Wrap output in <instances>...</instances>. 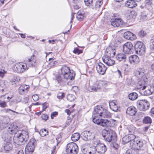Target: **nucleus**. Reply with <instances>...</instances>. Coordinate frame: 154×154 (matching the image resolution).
Instances as JSON below:
<instances>
[{
    "label": "nucleus",
    "instance_id": "1",
    "mask_svg": "<svg viewBox=\"0 0 154 154\" xmlns=\"http://www.w3.org/2000/svg\"><path fill=\"white\" fill-rule=\"evenodd\" d=\"M144 72V69L139 68L135 71L134 74L140 80L137 85V89L142 91L143 95L147 96L151 94L152 92L147 84V78Z\"/></svg>",
    "mask_w": 154,
    "mask_h": 154
},
{
    "label": "nucleus",
    "instance_id": "2",
    "mask_svg": "<svg viewBox=\"0 0 154 154\" xmlns=\"http://www.w3.org/2000/svg\"><path fill=\"white\" fill-rule=\"evenodd\" d=\"M93 116L94 118L92 121L94 123L103 127H107V119H99L98 117L108 118L111 116V114L106 109L98 106L94 108Z\"/></svg>",
    "mask_w": 154,
    "mask_h": 154
},
{
    "label": "nucleus",
    "instance_id": "3",
    "mask_svg": "<svg viewBox=\"0 0 154 154\" xmlns=\"http://www.w3.org/2000/svg\"><path fill=\"white\" fill-rule=\"evenodd\" d=\"M107 86V82L104 80L97 81L94 82L89 88L91 92H97L103 90Z\"/></svg>",
    "mask_w": 154,
    "mask_h": 154
},
{
    "label": "nucleus",
    "instance_id": "4",
    "mask_svg": "<svg viewBox=\"0 0 154 154\" xmlns=\"http://www.w3.org/2000/svg\"><path fill=\"white\" fill-rule=\"evenodd\" d=\"M61 74L64 78L66 79L72 80L74 79L75 75V72L71 71L69 68L66 66H63L61 68Z\"/></svg>",
    "mask_w": 154,
    "mask_h": 154
},
{
    "label": "nucleus",
    "instance_id": "5",
    "mask_svg": "<svg viewBox=\"0 0 154 154\" xmlns=\"http://www.w3.org/2000/svg\"><path fill=\"white\" fill-rule=\"evenodd\" d=\"M16 139V142L18 145L24 144L28 140L29 136L28 133L25 131H22L17 135Z\"/></svg>",
    "mask_w": 154,
    "mask_h": 154
},
{
    "label": "nucleus",
    "instance_id": "6",
    "mask_svg": "<svg viewBox=\"0 0 154 154\" xmlns=\"http://www.w3.org/2000/svg\"><path fill=\"white\" fill-rule=\"evenodd\" d=\"M104 131L105 134L103 135V136L106 141L109 142L112 140L115 141L116 140V134L115 132L112 130L108 129L105 130Z\"/></svg>",
    "mask_w": 154,
    "mask_h": 154
},
{
    "label": "nucleus",
    "instance_id": "7",
    "mask_svg": "<svg viewBox=\"0 0 154 154\" xmlns=\"http://www.w3.org/2000/svg\"><path fill=\"white\" fill-rule=\"evenodd\" d=\"M28 67L26 63H16L14 65L13 69L14 72L18 73H22L27 70Z\"/></svg>",
    "mask_w": 154,
    "mask_h": 154
},
{
    "label": "nucleus",
    "instance_id": "8",
    "mask_svg": "<svg viewBox=\"0 0 154 154\" xmlns=\"http://www.w3.org/2000/svg\"><path fill=\"white\" fill-rule=\"evenodd\" d=\"M66 149L68 154H76L79 150L77 145L74 142L68 143L66 146Z\"/></svg>",
    "mask_w": 154,
    "mask_h": 154
},
{
    "label": "nucleus",
    "instance_id": "9",
    "mask_svg": "<svg viewBox=\"0 0 154 154\" xmlns=\"http://www.w3.org/2000/svg\"><path fill=\"white\" fill-rule=\"evenodd\" d=\"M130 145L132 149L138 150L143 146V143L141 140L135 137L132 141L130 143Z\"/></svg>",
    "mask_w": 154,
    "mask_h": 154
},
{
    "label": "nucleus",
    "instance_id": "10",
    "mask_svg": "<svg viewBox=\"0 0 154 154\" xmlns=\"http://www.w3.org/2000/svg\"><path fill=\"white\" fill-rule=\"evenodd\" d=\"M149 103L145 100H138L137 102V106L140 110L145 111L149 108Z\"/></svg>",
    "mask_w": 154,
    "mask_h": 154
},
{
    "label": "nucleus",
    "instance_id": "11",
    "mask_svg": "<svg viewBox=\"0 0 154 154\" xmlns=\"http://www.w3.org/2000/svg\"><path fill=\"white\" fill-rule=\"evenodd\" d=\"M135 51L137 54L140 55H143L145 52L144 45L142 42H137L135 46Z\"/></svg>",
    "mask_w": 154,
    "mask_h": 154
},
{
    "label": "nucleus",
    "instance_id": "12",
    "mask_svg": "<svg viewBox=\"0 0 154 154\" xmlns=\"http://www.w3.org/2000/svg\"><path fill=\"white\" fill-rule=\"evenodd\" d=\"M36 141L34 138L31 139L28 144L26 146L25 150L26 151L27 153H28V152H29V153H32L34 152L35 144Z\"/></svg>",
    "mask_w": 154,
    "mask_h": 154
},
{
    "label": "nucleus",
    "instance_id": "13",
    "mask_svg": "<svg viewBox=\"0 0 154 154\" xmlns=\"http://www.w3.org/2000/svg\"><path fill=\"white\" fill-rule=\"evenodd\" d=\"M81 136L83 139L85 141L93 140L95 137L94 133L90 131H84L81 133Z\"/></svg>",
    "mask_w": 154,
    "mask_h": 154
},
{
    "label": "nucleus",
    "instance_id": "14",
    "mask_svg": "<svg viewBox=\"0 0 154 154\" xmlns=\"http://www.w3.org/2000/svg\"><path fill=\"white\" fill-rule=\"evenodd\" d=\"M94 144L96 145V149L97 152L98 153L100 154L104 153L106 150V146L103 143H97L94 141Z\"/></svg>",
    "mask_w": 154,
    "mask_h": 154
},
{
    "label": "nucleus",
    "instance_id": "15",
    "mask_svg": "<svg viewBox=\"0 0 154 154\" xmlns=\"http://www.w3.org/2000/svg\"><path fill=\"white\" fill-rule=\"evenodd\" d=\"M116 52L115 49L112 47L109 46L106 48L103 57H112L115 55Z\"/></svg>",
    "mask_w": 154,
    "mask_h": 154
},
{
    "label": "nucleus",
    "instance_id": "16",
    "mask_svg": "<svg viewBox=\"0 0 154 154\" xmlns=\"http://www.w3.org/2000/svg\"><path fill=\"white\" fill-rule=\"evenodd\" d=\"M133 48V45L131 42H127L123 46V51L126 54H131L132 52Z\"/></svg>",
    "mask_w": 154,
    "mask_h": 154
},
{
    "label": "nucleus",
    "instance_id": "17",
    "mask_svg": "<svg viewBox=\"0 0 154 154\" xmlns=\"http://www.w3.org/2000/svg\"><path fill=\"white\" fill-rule=\"evenodd\" d=\"M96 68L98 73L101 75L104 74L107 69L106 67L101 62L97 64Z\"/></svg>",
    "mask_w": 154,
    "mask_h": 154
},
{
    "label": "nucleus",
    "instance_id": "18",
    "mask_svg": "<svg viewBox=\"0 0 154 154\" xmlns=\"http://www.w3.org/2000/svg\"><path fill=\"white\" fill-rule=\"evenodd\" d=\"M111 25L115 27L121 26L123 23V21L120 18H116L111 19Z\"/></svg>",
    "mask_w": 154,
    "mask_h": 154
},
{
    "label": "nucleus",
    "instance_id": "19",
    "mask_svg": "<svg viewBox=\"0 0 154 154\" xmlns=\"http://www.w3.org/2000/svg\"><path fill=\"white\" fill-rule=\"evenodd\" d=\"M135 138V136L133 134L126 135L122 138V143L125 144L129 142L131 143Z\"/></svg>",
    "mask_w": 154,
    "mask_h": 154
},
{
    "label": "nucleus",
    "instance_id": "20",
    "mask_svg": "<svg viewBox=\"0 0 154 154\" xmlns=\"http://www.w3.org/2000/svg\"><path fill=\"white\" fill-rule=\"evenodd\" d=\"M29 86L28 85H23L20 86L18 88L20 94L23 95L26 94L28 91Z\"/></svg>",
    "mask_w": 154,
    "mask_h": 154
},
{
    "label": "nucleus",
    "instance_id": "21",
    "mask_svg": "<svg viewBox=\"0 0 154 154\" xmlns=\"http://www.w3.org/2000/svg\"><path fill=\"white\" fill-rule=\"evenodd\" d=\"M112 57H103L102 59L103 62L108 66H112L115 63V61L112 59Z\"/></svg>",
    "mask_w": 154,
    "mask_h": 154
},
{
    "label": "nucleus",
    "instance_id": "22",
    "mask_svg": "<svg viewBox=\"0 0 154 154\" xmlns=\"http://www.w3.org/2000/svg\"><path fill=\"white\" fill-rule=\"evenodd\" d=\"M124 37L126 39L133 40L136 38V35L130 32H126L124 35Z\"/></svg>",
    "mask_w": 154,
    "mask_h": 154
},
{
    "label": "nucleus",
    "instance_id": "23",
    "mask_svg": "<svg viewBox=\"0 0 154 154\" xmlns=\"http://www.w3.org/2000/svg\"><path fill=\"white\" fill-rule=\"evenodd\" d=\"M129 60L130 63L134 65L137 64L139 62V58L136 55L131 56L129 57Z\"/></svg>",
    "mask_w": 154,
    "mask_h": 154
},
{
    "label": "nucleus",
    "instance_id": "24",
    "mask_svg": "<svg viewBox=\"0 0 154 154\" xmlns=\"http://www.w3.org/2000/svg\"><path fill=\"white\" fill-rule=\"evenodd\" d=\"M116 103V101L115 100H112L109 102L110 108L115 112H117L118 110V107Z\"/></svg>",
    "mask_w": 154,
    "mask_h": 154
},
{
    "label": "nucleus",
    "instance_id": "25",
    "mask_svg": "<svg viewBox=\"0 0 154 154\" xmlns=\"http://www.w3.org/2000/svg\"><path fill=\"white\" fill-rule=\"evenodd\" d=\"M126 113L131 116L134 115L137 112L136 109L133 106L128 107L126 111Z\"/></svg>",
    "mask_w": 154,
    "mask_h": 154
},
{
    "label": "nucleus",
    "instance_id": "26",
    "mask_svg": "<svg viewBox=\"0 0 154 154\" xmlns=\"http://www.w3.org/2000/svg\"><path fill=\"white\" fill-rule=\"evenodd\" d=\"M125 5L129 8H133L137 5V4L135 3L134 0H130L126 2Z\"/></svg>",
    "mask_w": 154,
    "mask_h": 154
},
{
    "label": "nucleus",
    "instance_id": "27",
    "mask_svg": "<svg viewBox=\"0 0 154 154\" xmlns=\"http://www.w3.org/2000/svg\"><path fill=\"white\" fill-rule=\"evenodd\" d=\"M19 128L16 126V125H10V126L8 128V131L9 132H13V133L14 134H17V132L18 131Z\"/></svg>",
    "mask_w": 154,
    "mask_h": 154
},
{
    "label": "nucleus",
    "instance_id": "28",
    "mask_svg": "<svg viewBox=\"0 0 154 154\" xmlns=\"http://www.w3.org/2000/svg\"><path fill=\"white\" fill-rule=\"evenodd\" d=\"M116 58L119 61H122L125 62L126 61V56L123 54H119L116 55Z\"/></svg>",
    "mask_w": 154,
    "mask_h": 154
},
{
    "label": "nucleus",
    "instance_id": "29",
    "mask_svg": "<svg viewBox=\"0 0 154 154\" xmlns=\"http://www.w3.org/2000/svg\"><path fill=\"white\" fill-rule=\"evenodd\" d=\"M116 120L113 119L110 120L107 119V127H113L115 125Z\"/></svg>",
    "mask_w": 154,
    "mask_h": 154
},
{
    "label": "nucleus",
    "instance_id": "30",
    "mask_svg": "<svg viewBox=\"0 0 154 154\" xmlns=\"http://www.w3.org/2000/svg\"><path fill=\"white\" fill-rule=\"evenodd\" d=\"M138 97L137 94L135 92H132L128 95L129 98L132 100H134L136 99Z\"/></svg>",
    "mask_w": 154,
    "mask_h": 154
},
{
    "label": "nucleus",
    "instance_id": "31",
    "mask_svg": "<svg viewBox=\"0 0 154 154\" xmlns=\"http://www.w3.org/2000/svg\"><path fill=\"white\" fill-rule=\"evenodd\" d=\"M80 136L79 133H76L72 134L71 139L73 141L75 142L78 141L80 138Z\"/></svg>",
    "mask_w": 154,
    "mask_h": 154
},
{
    "label": "nucleus",
    "instance_id": "32",
    "mask_svg": "<svg viewBox=\"0 0 154 154\" xmlns=\"http://www.w3.org/2000/svg\"><path fill=\"white\" fill-rule=\"evenodd\" d=\"M76 18L79 21H82L84 18V15L83 12L79 11L77 14Z\"/></svg>",
    "mask_w": 154,
    "mask_h": 154
},
{
    "label": "nucleus",
    "instance_id": "33",
    "mask_svg": "<svg viewBox=\"0 0 154 154\" xmlns=\"http://www.w3.org/2000/svg\"><path fill=\"white\" fill-rule=\"evenodd\" d=\"M28 62L31 66H33V64L37 63V60H36V57L34 55H33L30 59H28Z\"/></svg>",
    "mask_w": 154,
    "mask_h": 154
},
{
    "label": "nucleus",
    "instance_id": "34",
    "mask_svg": "<svg viewBox=\"0 0 154 154\" xmlns=\"http://www.w3.org/2000/svg\"><path fill=\"white\" fill-rule=\"evenodd\" d=\"M12 145L11 143H7L4 146V149L6 151H8L12 149Z\"/></svg>",
    "mask_w": 154,
    "mask_h": 154
},
{
    "label": "nucleus",
    "instance_id": "35",
    "mask_svg": "<svg viewBox=\"0 0 154 154\" xmlns=\"http://www.w3.org/2000/svg\"><path fill=\"white\" fill-rule=\"evenodd\" d=\"M143 122L145 124H150L152 122V119L149 117L146 116L143 119Z\"/></svg>",
    "mask_w": 154,
    "mask_h": 154
},
{
    "label": "nucleus",
    "instance_id": "36",
    "mask_svg": "<svg viewBox=\"0 0 154 154\" xmlns=\"http://www.w3.org/2000/svg\"><path fill=\"white\" fill-rule=\"evenodd\" d=\"M48 133V131L46 129H42L39 131V134L42 137L45 136Z\"/></svg>",
    "mask_w": 154,
    "mask_h": 154
},
{
    "label": "nucleus",
    "instance_id": "37",
    "mask_svg": "<svg viewBox=\"0 0 154 154\" xmlns=\"http://www.w3.org/2000/svg\"><path fill=\"white\" fill-rule=\"evenodd\" d=\"M133 12L128 11L125 14L126 16L128 19H130L133 17Z\"/></svg>",
    "mask_w": 154,
    "mask_h": 154
},
{
    "label": "nucleus",
    "instance_id": "38",
    "mask_svg": "<svg viewBox=\"0 0 154 154\" xmlns=\"http://www.w3.org/2000/svg\"><path fill=\"white\" fill-rule=\"evenodd\" d=\"M75 98V97L74 95L71 94H68L67 96V99L70 102L73 101L74 100V99Z\"/></svg>",
    "mask_w": 154,
    "mask_h": 154
},
{
    "label": "nucleus",
    "instance_id": "39",
    "mask_svg": "<svg viewBox=\"0 0 154 154\" xmlns=\"http://www.w3.org/2000/svg\"><path fill=\"white\" fill-rule=\"evenodd\" d=\"M150 47L152 49H154V35L152 36L150 43Z\"/></svg>",
    "mask_w": 154,
    "mask_h": 154
},
{
    "label": "nucleus",
    "instance_id": "40",
    "mask_svg": "<svg viewBox=\"0 0 154 154\" xmlns=\"http://www.w3.org/2000/svg\"><path fill=\"white\" fill-rule=\"evenodd\" d=\"M81 149L82 152L84 154H89V152L88 149L85 146H82Z\"/></svg>",
    "mask_w": 154,
    "mask_h": 154
},
{
    "label": "nucleus",
    "instance_id": "41",
    "mask_svg": "<svg viewBox=\"0 0 154 154\" xmlns=\"http://www.w3.org/2000/svg\"><path fill=\"white\" fill-rule=\"evenodd\" d=\"M96 151H97V149L96 146H94L91 148V151H89V154H95Z\"/></svg>",
    "mask_w": 154,
    "mask_h": 154
},
{
    "label": "nucleus",
    "instance_id": "42",
    "mask_svg": "<svg viewBox=\"0 0 154 154\" xmlns=\"http://www.w3.org/2000/svg\"><path fill=\"white\" fill-rule=\"evenodd\" d=\"M10 82H11L12 85H16L17 82L16 77H14L13 79L11 80Z\"/></svg>",
    "mask_w": 154,
    "mask_h": 154
},
{
    "label": "nucleus",
    "instance_id": "43",
    "mask_svg": "<svg viewBox=\"0 0 154 154\" xmlns=\"http://www.w3.org/2000/svg\"><path fill=\"white\" fill-rule=\"evenodd\" d=\"M84 1L87 6L91 5L93 3V0H84Z\"/></svg>",
    "mask_w": 154,
    "mask_h": 154
},
{
    "label": "nucleus",
    "instance_id": "44",
    "mask_svg": "<svg viewBox=\"0 0 154 154\" xmlns=\"http://www.w3.org/2000/svg\"><path fill=\"white\" fill-rule=\"evenodd\" d=\"M146 34V32L144 31L141 30L138 33V35L141 37H143Z\"/></svg>",
    "mask_w": 154,
    "mask_h": 154
},
{
    "label": "nucleus",
    "instance_id": "45",
    "mask_svg": "<svg viewBox=\"0 0 154 154\" xmlns=\"http://www.w3.org/2000/svg\"><path fill=\"white\" fill-rule=\"evenodd\" d=\"M147 14L145 13V12H142L141 14V18L144 20H146L147 18Z\"/></svg>",
    "mask_w": 154,
    "mask_h": 154
},
{
    "label": "nucleus",
    "instance_id": "46",
    "mask_svg": "<svg viewBox=\"0 0 154 154\" xmlns=\"http://www.w3.org/2000/svg\"><path fill=\"white\" fill-rule=\"evenodd\" d=\"M56 80L59 83H60L62 81L61 77L60 75L58 74L56 76Z\"/></svg>",
    "mask_w": 154,
    "mask_h": 154
},
{
    "label": "nucleus",
    "instance_id": "47",
    "mask_svg": "<svg viewBox=\"0 0 154 154\" xmlns=\"http://www.w3.org/2000/svg\"><path fill=\"white\" fill-rule=\"evenodd\" d=\"M73 52L75 54H79L82 53V51L79 49L77 48H75L73 51Z\"/></svg>",
    "mask_w": 154,
    "mask_h": 154
},
{
    "label": "nucleus",
    "instance_id": "48",
    "mask_svg": "<svg viewBox=\"0 0 154 154\" xmlns=\"http://www.w3.org/2000/svg\"><path fill=\"white\" fill-rule=\"evenodd\" d=\"M102 0H98L96 2V6L97 7H100V6L102 4Z\"/></svg>",
    "mask_w": 154,
    "mask_h": 154
},
{
    "label": "nucleus",
    "instance_id": "49",
    "mask_svg": "<svg viewBox=\"0 0 154 154\" xmlns=\"http://www.w3.org/2000/svg\"><path fill=\"white\" fill-rule=\"evenodd\" d=\"M65 96V94L63 93L60 92L58 94L57 97L59 99H61Z\"/></svg>",
    "mask_w": 154,
    "mask_h": 154
},
{
    "label": "nucleus",
    "instance_id": "50",
    "mask_svg": "<svg viewBox=\"0 0 154 154\" xmlns=\"http://www.w3.org/2000/svg\"><path fill=\"white\" fill-rule=\"evenodd\" d=\"M32 98L35 101H36L38 100L39 97L38 95L35 94L32 96Z\"/></svg>",
    "mask_w": 154,
    "mask_h": 154
},
{
    "label": "nucleus",
    "instance_id": "51",
    "mask_svg": "<svg viewBox=\"0 0 154 154\" xmlns=\"http://www.w3.org/2000/svg\"><path fill=\"white\" fill-rule=\"evenodd\" d=\"M41 118L42 120H46L48 118V116L46 114H43L41 116Z\"/></svg>",
    "mask_w": 154,
    "mask_h": 154
},
{
    "label": "nucleus",
    "instance_id": "52",
    "mask_svg": "<svg viewBox=\"0 0 154 154\" xmlns=\"http://www.w3.org/2000/svg\"><path fill=\"white\" fill-rule=\"evenodd\" d=\"M57 62L56 61H53L51 62L49 64V65L50 67L54 66L55 64H56Z\"/></svg>",
    "mask_w": 154,
    "mask_h": 154
},
{
    "label": "nucleus",
    "instance_id": "53",
    "mask_svg": "<svg viewBox=\"0 0 154 154\" xmlns=\"http://www.w3.org/2000/svg\"><path fill=\"white\" fill-rule=\"evenodd\" d=\"M6 103L5 101L2 102L0 103V106L2 107H5L6 106Z\"/></svg>",
    "mask_w": 154,
    "mask_h": 154
},
{
    "label": "nucleus",
    "instance_id": "54",
    "mask_svg": "<svg viewBox=\"0 0 154 154\" xmlns=\"http://www.w3.org/2000/svg\"><path fill=\"white\" fill-rule=\"evenodd\" d=\"M4 111H5V112H9V111H11V112H13L16 113L17 114H18L19 113L18 112H15V111H14L13 110H11V109H4Z\"/></svg>",
    "mask_w": 154,
    "mask_h": 154
},
{
    "label": "nucleus",
    "instance_id": "55",
    "mask_svg": "<svg viewBox=\"0 0 154 154\" xmlns=\"http://www.w3.org/2000/svg\"><path fill=\"white\" fill-rule=\"evenodd\" d=\"M57 112H54L52 113L51 115V117L52 119H53L54 117L56 116L57 115Z\"/></svg>",
    "mask_w": 154,
    "mask_h": 154
},
{
    "label": "nucleus",
    "instance_id": "56",
    "mask_svg": "<svg viewBox=\"0 0 154 154\" xmlns=\"http://www.w3.org/2000/svg\"><path fill=\"white\" fill-rule=\"evenodd\" d=\"M29 98L28 97H25L23 99V102L24 103H26L29 101Z\"/></svg>",
    "mask_w": 154,
    "mask_h": 154
},
{
    "label": "nucleus",
    "instance_id": "57",
    "mask_svg": "<svg viewBox=\"0 0 154 154\" xmlns=\"http://www.w3.org/2000/svg\"><path fill=\"white\" fill-rule=\"evenodd\" d=\"M42 111H44L48 107V106L46 104V103H44L42 104Z\"/></svg>",
    "mask_w": 154,
    "mask_h": 154
},
{
    "label": "nucleus",
    "instance_id": "58",
    "mask_svg": "<svg viewBox=\"0 0 154 154\" xmlns=\"http://www.w3.org/2000/svg\"><path fill=\"white\" fill-rule=\"evenodd\" d=\"M1 125L3 127L6 128L7 126L8 123L5 122L4 121V122H2L1 124Z\"/></svg>",
    "mask_w": 154,
    "mask_h": 154
},
{
    "label": "nucleus",
    "instance_id": "59",
    "mask_svg": "<svg viewBox=\"0 0 154 154\" xmlns=\"http://www.w3.org/2000/svg\"><path fill=\"white\" fill-rule=\"evenodd\" d=\"M152 0H146V3H147L148 5H150L152 4Z\"/></svg>",
    "mask_w": 154,
    "mask_h": 154
},
{
    "label": "nucleus",
    "instance_id": "60",
    "mask_svg": "<svg viewBox=\"0 0 154 154\" xmlns=\"http://www.w3.org/2000/svg\"><path fill=\"white\" fill-rule=\"evenodd\" d=\"M73 6L74 8L75 9H79L80 8L79 6V5H74Z\"/></svg>",
    "mask_w": 154,
    "mask_h": 154
},
{
    "label": "nucleus",
    "instance_id": "61",
    "mask_svg": "<svg viewBox=\"0 0 154 154\" xmlns=\"http://www.w3.org/2000/svg\"><path fill=\"white\" fill-rule=\"evenodd\" d=\"M65 112H66L68 115H69L71 112L68 109H66L65 110Z\"/></svg>",
    "mask_w": 154,
    "mask_h": 154
},
{
    "label": "nucleus",
    "instance_id": "62",
    "mask_svg": "<svg viewBox=\"0 0 154 154\" xmlns=\"http://www.w3.org/2000/svg\"><path fill=\"white\" fill-rule=\"evenodd\" d=\"M117 72L119 76H122L121 72L120 70L118 69Z\"/></svg>",
    "mask_w": 154,
    "mask_h": 154
},
{
    "label": "nucleus",
    "instance_id": "63",
    "mask_svg": "<svg viewBox=\"0 0 154 154\" xmlns=\"http://www.w3.org/2000/svg\"><path fill=\"white\" fill-rule=\"evenodd\" d=\"M19 35H20V36L21 38H25V35L23 34L19 33Z\"/></svg>",
    "mask_w": 154,
    "mask_h": 154
},
{
    "label": "nucleus",
    "instance_id": "64",
    "mask_svg": "<svg viewBox=\"0 0 154 154\" xmlns=\"http://www.w3.org/2000/svg\"><path fill=\"white\" fill-rule=\"evenodd\" d=\"M151 113L154 115V107L151 109Z\"/></svg>",
    "mask_w": 154,
    "mask_h": 154
}]
</instances>
